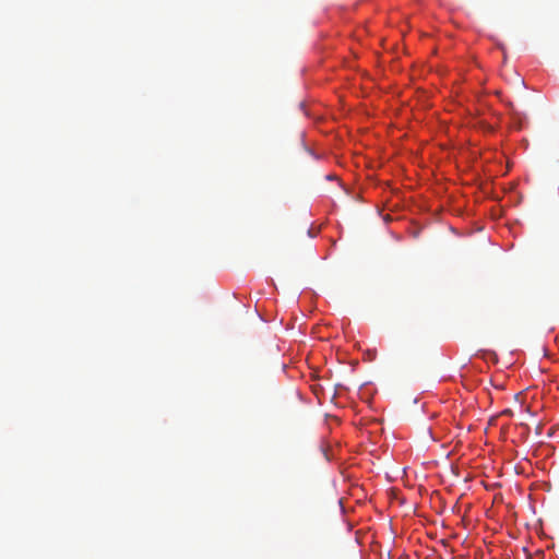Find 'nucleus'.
Instances as JSON below:
<instances>
[{
    "mask_svg": "<svg viewBox=\"0 0 559 559\" xmlns=\"http://www.w3.org/2000/svg\"><path fill=\"white\" fill-rule=\"evenodd\" d=\"M503 414L509 415V414H511V411L507 409V411L503 412Z\"/></svg>",
    "mask_w": 559,
    "mask_h": 559,
    "instance_id": "obj_1",
    "label": "nucleus"
}]
</instances>
